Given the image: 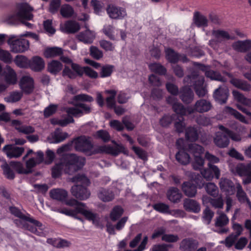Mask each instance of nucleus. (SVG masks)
Listing matches in <instances>:
<instances>
[{
	"label": "nucleus",
	"instance_id": "1",
	"mask_svg": "<svg viewBox=\"0 0 251 251\" xmlns=\"http://www.w3.org/2000/svg\"><path fill=\"white\" fill-rule=\"evenodd\" d=\"M9 211L15 217L32 224L33 225L26 223H24L23 227L25 229L28 230L37 236H43L44 235L43 231L44 229V226L41 222L30 217V215L29 214H27V216L24 215L19 208L15 206H10L9 207Z\"/></svg>",
	"mask_w": 251,
	"mask_h": 251
},
{
	"label": "nucleus",
	"instance_id": "2",
	"mask_svg": "<svg viewBox=\"0 0 251 251\" xmlns=\"http://www.w3.org/2000/svg\"><path fill=\"white\" fill-rule=\"evenodd\" d=\"M61 162L65 166V173L70 175L83 168L85 159L74 153H64L62 155Z\"/></svg>",
	"mask_w": 251,
	"mask_h": 251
},
{
	"label": "nucleus",
	"instance_id": "3",
	"mask_svg": "<svg viewBox=\"0 0 251 251\" xmlns=\"http://www.w3.org/2000/svg\"><path fill=\"white\" fill-rule=\"evenodd\" d=\"M73 201L75 203H72L71 202H67V204L70 205H75L74 209L63 208L59 211L61 213L64 214L67 216L72 217L75 216L76 213H80L88 221H92L93 223L96 218V214L87 209L86 204L83 202H78L76 200Z\"/></svg>",
	"mask_w": 251,
	"mask_h": 251
},
{
	"label": "nucleus",
	"instance_id": "4",
	"mask_svg": "<svg viewBox=\"0 0 251 251\" xmlns=\"http://www.w3.org/2000/svg\"><path fill=\"white\" fill-rule=\"evenodd\" d=\"M74 147L76 151L84 153L87 156H91L100 152H96L98 146L94 148V145L89 137L82 135L74 139Z\"/></svg>",
	"mask_w": 251,
	"mask_h": 251
},
{
	"label": "nucleus",
	"instance_id": "5",
	"mask_svg": "<svg viewBox=\"0 0 251 251\" xmlns=\"http://www.w3.org/2000/svg\"><path fill=\"white\" fill-rule=\"evenodd\" d=\"M112 143L114 146L110 145L98 146L96 152H100V154H110L114 156H117L121 153L128 155V151L124 145L117 143L115 140H112Z\"/></svg>",
	"mask_w": 251,
	"mask_h": 251
},
{
	"label": "nucleus",
	"instance_id": "6",
	"mask_svg": "<svg viewBox=\"0 0 251 251\" xmlns=\"http://www.w3.org/2000/svg\"><path fill=\"white\" fill-rule=\"evenodd\" d=\"M166 101L167 103L172 105L173 111L178 116L183 117V116L193 114L192 106L185 107L176 98L169 96Z\"/></svg>",
	"mask_w": 251,
	"mask_h": 251
},
{
	"label": "nucleus",
	"instance_id": "7",
	"mask_svg": "<svg viewBox=\"0 0 251 251\" xmlns=\"http://www.w3.org/2000/svg\"><path fill=\"white\" fill-rule=\"evenodd\" d=\"M212 35L213 39L209 41V45L215 50H217L219 44L224 42L225 40H234V36H231L228 32L224 30H213L212 31Z\"/></svg>",
	"mask_w": 251,
	"mask_h": 251
},
{
	"label": "nucleus",
	"instance_id": "8",
	"mask_svg": "<svg viewBox=\"0 0 251 251\" xmlns=\"http://www.w3.org/2000/svg\"><path fill=\"white\" fill-rule=\"evenodd\" d=\"M16 37L11 35L7 40L8 44L10 46L11 50L14 53L23 52L27 50L29 48V41L25 39L14 40Z\"/></svg>",
	"mask_w": 251,
	"mask_h": 251
},
{
	"label": "nucleus",
	"instance_id": "9",
	"mask_svg": "<svg viewBox=\"0 0 251 251\" xmlns=\"http://www.w3.org/2000/svg\"><path fill=\"white\" fill-rule=\"evenodd\" d=\"M33 8L27 3H22L18 5V12L16 15L11 16L10 18V22H12L13 19L18 18L19 20H31L33 15L31 13Z\"/></svg>",
	"mask_w": 251,
	"mask_h": 251
},
{
	"label": "nucleus",
	"instance_id": "10",
	"mask_svg": "<svg viewBox=\"0 0 251 251\" xmlns=\"http://www.w3.org/2000/svg\"><path fill=\"white\" fill-rule=\"evenodd\" d=\"M74 105L75 107H69L66 109L68 114L79 117L91 112L92 108L89 105L82 102H77Z\"/></svg>",
	"mask_w": 251,
	"mask_h": 251
},
{
	"label": "nucleus",
	"instance_id": "11",
	"mask_svg": "<svg viewBox=\"0 0 251 251\" xmlns=\"http://www.w3.org/2000/svg\"><path fill=\"white\" fill-rule=\"evenodd\" d=\"M194 65L198 66L199 69L204 72L205 75L210 79L219 81L223 82L226 81V78L222 76L219 72L211 70L210 66H205L196 62L194 63Z\"/></svg>",
	"mask_w": 251,
	"mask_h": 251
},
{
	"label": "nucleus",
	"instance_id": "12",
	"mask_svg": "<svg viewBox=\"0 0 251 251\" xmlns=\"http://www.w3.org/2000/svg\"><path fill=\"white\" fill-rule=\"evenodd\" d=\"M228 96V88L224 84L220 85L217 89H215L213 94L214 100L220 104L226 103Z\"/></svg>",
	"mask_w": 251,
	"mask_h": 251
},
{
	"label": "nucleus",
	"instance_id": "13",
	"mask_svg": "<svg viewBox=\"0 0 251 251\" xmlns=\"http://www.w3.org/2000/svg\"><path fill=\"white\" fill-rule=\"evenodd\" d=\"M106 12L109 17L112 19H122L127 15L126 10L124 8L114 4L107 5Z\"/></svg>",
	"mask_w": 251,
	"mask_h": 251
},
{
	"label": "nucleus",
	"instance_id": "14",
	"mask_svg": "<svg viewBox=\"0 0 251 251\" xmlns=\"http://www.w3.org/2000/svg\"><path fill=\"white\" fill-rule=\"evenodd\" d=\"M201 174L206 180H211L214 177L219 178L220 170L217 166L208 163V168L201 170Z\"/></svg>",
	"mask_w": 251,
	"mask_h": 251
},
{
	"label": "nucleus",
	"instance_id": "15",
	"mask_svg": "<svg viewBox=\"0 0 251 251\" xmlns=\"http://www.w3.org/2000/svg\"><path fill=\"white\" fill-rule=\"evenodd\" d=\"M71 193L73 196L80 200H86L90 196V192L87 188L79 184L72 187Z\"/></svg>",
	"mask_w": 251,
	"mask_h": 251
},
{
	"label": "nucleus",
	"instance_id": "16",
	"mask_svg": "<svg viewBox=\"0 0 251 251\" xmlns=\"http://www.w3.org/2000/svg\"><path fill=\"white\" fill-rule=\"evenodd\" d=\"M72 68L79 76H82L85 74L91 78H96L98 77V73L89 67H82L77 64L72 63Z\"/></svg>",
	"mask_w": 251,
	"mask_h": 251
},
{
	"label": "nucleus",
	"instance_id": "17",
	"mask_svg": "<svg viewBox=\"0 0 251 251\" xmlns=\"http://www.w3.org/2000/svg\"><path fill=\"white\" fill-rule=\"evenodd\" d=\"M161 126H168L170 124H174V126H184V118L178 116L176 114L172 115H165L160 120Z\"/></svg>",
	"mask_w": 251,
	"mask_h": 251
},
{
	"label": "nucleus",
	"instance_id": "18",
	"mask_svg": "<svg viewBox=\"0 0 251 251\" xmlns=\"http://www.w3.org/2000/svg\"><path fill=\"white\" fill-rule=\"evenodd\" d=\"M199 246V242L193 238L188 237L182 240L179 244L181 251H195Z\"/></svg>",
	"mask_w": 251,
	"mask_h": 251
},
{
	"label": "nucleus",
	"instance_id": "19",
	"mask_svg": "<svg viewBox=\"0 0 251 251\" xmlns=\"http://www.w3.org/2000/svg\"><path fill=\"white\" fill-rule=\"evenodd\" d=\"M221 190L227 196H231L235 193L236 188L233 182L228 178H222L219 183Z\"/></svg>",
	"mask_w": 251,
	"mask_h": 251
},
{
	"label": "nucleus",
	"instance_id": "20",
	"mask_svg": "<svg viewBox=\"0 0 251 251\" xmlns=\"http://www.w3.org/2000/svg\"><path fill=\"white\" fill-rule=\"evenodd\" d=\"M19 85L23 92L26 94H29L33 91V79L29 76H23L20 80Z\"/></svg>",
	"mask_w": 251,
	"mask_h": 251
},
{
	"label": "nucleus",
	"instance_id": "21",
	"mask_svg": "<svg viewBox=\"0 0 251 251\" xmlns=\"http://www.w3.org/2000/svg\"><path fill=\"white\" fill-rule=\"evenodd\" d=\"M3 151L9 158H18L22 155L24 149L23 147H13L11 145H7L3 147Z\"/></svg>",
	"mask_w": 251,
	"mask_h": 251
},
{
	"label": "nucleus",
	"instance_id": "22",
	"mask_svg": "<svg viewBox=\"0 0 251 251\" xmlns=\"http://www.w3.org/2000/svg\"><path fill=\"white\" fill-rule=\"evenodd\" d=\"M179 98L185 104H190L194 100V94L192 89L188 86L181 88L179 91Z\"/></svg>",
	"mask_w": 251,
	"mask_h": 251
},
{
	"label": "nucleus",
	"instance_id": "23",
	"mask_svg": "<svg viewBox=\"0 0 251 251\" xmlns=\"http://www.w3.org/2000/svg\"><path fill=\"white\" fill-rule=\"evenodd\" d=\"M211 102L204 99H201L197 100L193 107H192L193 113L195 112L204 113L208 111L212 108Z\"/></svg>",
	"mask_w": 251,
	"mask_h": 251
},
{
	"label": "nucleus",
	"instance_id": "24",
	"mask_svg": "<svg viewBox=\"0 0 251 251\" xmlns=\"http://www.w3.org/2000/svg\"><path fill=\"white\" fill-rule=\"evenodd\" d=\"M181 189L185 196L189 198L195 197L197 193V186L192 181H184L181 186Z\"/></svg>",
	"mask_w": 251,
	"mask_h": 251
},
{
	"label": "nucleus",
	"instance_id": "25",
	"mask_svg": "<svg viewBox=\"0 0 251 251\" xmlns=\"http://www.w3.org/2000/svg\"><path fill=\"white\" fill-rule=\"evenodd\" d=\"M232 49L238 52H246L251 49V40L238 41L232 45Z\"/></svg>",
	"mask_w": 251,
	"mask_h": 251
},
{
	"label": "nucleus",
	"instance_id": "26",
	"mask_svg": "<svg viewBox=\"0 0 251 251\" xmlns=\"http://www.w3.org/2000/svg\"><path fill=\"white\" fill-rule=\"evenodd\" d=\"M77 38L84 44H90L93 43L95 38V35L93 31L87 29L84 31L79 32L77 35Z\"/></svg>",
	"mask_w": 251,
	"mask_h": 251
},
{
	"label": "nucleus",
	"instance_id": "27",
	"mask_svg": "<svg viewBox=\"0 0 251 251\" xmlns=\"http://www.w3.org/2000/svg\"><path fill=\"white\" fill-rule=\"evenodd\" d=\"M183 207L187 211L195 213H198L201 210L200 204L192 199H186L184 201Z\"/></svg>",
	"mask_w": 251,
	"mask_h": 251
},
{
	"label": "nucleus",
	"instance_id": "28",
	"mask_svg": "<svg viewBox=\"0 0 251 251\" xmlns=\"http://www.w3.org/2000/svg\"><path fill=\"white\" fill-rule=\"evenodd\" d=\"M215 144L220 148L226 147L229 143V140L227 134L226 133L218 132L216 133L215 137L214 138Z\"/></svg>",
	"mask_w": 251,
	"mask_h": 251
},
{
	"label": "nucleus",
	"instance_id": "29",
	"mask_svg": "<svg viewBox=\"0 0 251 251\" xmlns=\"http://www.w3.org/2000/svg\"><path fill=\"white\" fill-rule=\"evenodd\" d=\"M29 67L35 72H39L45 68V62L42 58L33 56L29 61Z\"/></svg>",
	"mask_w": 251,
	"mask_h": 251
},
{
	"label": "nucleus",
	"instance_id": "30",
	"mask_svg": "<svg viewBox=\"0 0 251 251\" xmlns=\"http://www.w3.org/2000/svg\"><path fill=\"white\" fill-rule=\"evenodd\" d=\"M50 196L52 199L64 201L68 197V192L62 189H53L50 191Z\"/></svg>",
	"mask_w": 251,
	"mask_h": 251
},
{
	"label": "nucleus",
	"instance_id": "31",
	"mask_svg": "<svg viewBox=\"0 0 251 251\" xmlns=\"http://www.w3.org/2000/svg\"><path fill=\"white\" fill-rule=\"evenodd\" d=\"M168 200L174 203H177L180 201L182 195L176 187H172L167 193Z\"/></svg>",
	"mask_w": 251,
	"mask_h": 251
},
{
	"label": "nucleus",
	"instance_id": "32",
	"mask_svg": "<svg viewBox=\"0 0 251 251\" xmlns=\"http://www.w3.org/2000/svg\"><path fill=\"white\" fill-rule=\"evenodd\" d=\"M4 75L5 80L7 84H14L16 83L17 80L16 73L8 65H7L5 68Z\"/></svg>",
	"mask_w": 251,
	"mask_h": 251
},
{
	"label": "nucleus",
	"instance_id": "33",
	"mask_svg": "<svg viewBox=\"0 0 251 251\" xmlns=\"http://www.w3.org/2000/svg\"><path fill=\"white\" fill-rule=\"evenodd\" d=\"M62 31L67 33H75L80 29V26L78 23L74 21H68L61 27Z\"/></svg>",
	"mask_w": 251,
	"mask_h": 251
},
{
	"label": "nucleus",
	"instance_id": "34",
	"mask_svg": "<svg viewBox=\"0 0 251 251\" xmlns=\"http://www.w3.org/2000/svg\"><path fill=\"white\" fill-rule=\"evenodd\" d=\"M99 198L104 202L112 201L114 198L113 192L109 189L101 188L98 194Z\"/></svg>",
	"mask_w": 251,
	"mask_h": 251
},
{
	"label": "nucleus",
	"instance_id": "35",
	"mask_svg": "<svg viewBox=\"0 0 251 251\" xmlns=\"http://www.w3.org/2000/svg\"><path fill=\"white\" fill-rule=\"evenodd\" d=\"M190 79L191 81L193 80L196 79L194 83V88L195 87H203L204 82V78L203 76H199L197 73L193 72L191 75L185 77L184 81L187 82Z\"/></svg>",
	"mask_w": 251,
	"mask_h": 251
},
{
	"label": "nucleus",
	"instance_id": "36",
	"mask_svg": "<svg viewBox=\"0 0 251 251\" xmlns=\"http://www.w3.org/2000/svg\"><path fill=\"white\" fill-rule=\"evenodd\" d=\"M198 126H188L185 133L186 139L190 142L197 141L199 137L197 127Z\"/></svg>",
	"mask_w": 251,
	"mask_h": 251
},
{
	"label": "nucleus",
	"instance_id": "37",
	"mask_svg": "<svg viewBox=\"0 0 251 251\" xmlns=\"http://www.w3.org/2000/svg\"><path fill=\"white\" fill-rule=\"evenodd\" d=\"M176 161L182 165H186L190 161L189 154L184 150H179L176 154Z\"/></svg>",
	"mask_w": 251,
	"mask_h": 251
},
{
	"label": "nucleus",
	"instance_id": "38",
	"mask_svg": "<svg viewBox=\"0 0 251 251\" xmlns=\"http://www.w3.org/2000/svg\"><path fill=\"white\" fill-rule=\"evenodd\" d=\"M63 49L59 47H51L47 48L44 52L46 58H52L60 56L63 54Z\"/></svg>",
	"mask_w": 251,
	"mask_h": 251
},
{
	"label": "nucleus",
	"instance_id": "39",
	"mask_svg": "<svg viewBox=\"0 0 251 251\" xmlns=\"http://www.w3.org/2000/svg\"><path fill=\"white\" fill-rule=\"evenodd\" d=\"M62 65L57 60H52L48 64V71L51 74L56 75L62 69Z\"/></svg>",
	"mask_w": 251,
	"mask_h": 251
},
{
	"label": "nucleus",
	"instance_id": "40",
	"mask_svg": "<svg viewBox=\"0 0 251 251\" xmlns=\"http://www.w3.org/2000/svg\"><path fill=\"white\" fill-rule=\"evenodd\" d=\"M230 83L235 87L244 91H249L251 89L250 85L247 82L237 78H232Z\"/></svg>",
	"mask_w": 251,
	"mask_h": 251
},
{
	"label": "nucleus",
	"instance_id": "41",
	"mask_svg": "<svg viewBox=\"0 0 251 251\" xmlns=\"http://www.w3.org/2000/svg\"><path fill=\"white\" fill-rule=\"evenodd\" d=\"M74 120L73 117L69 114L61 119L53 118L50 120V123L52 125H58L59 126H66L74 123Z\"/></svg>",
	"mask_w": 251,
	"mask_h": 251
},
{
	"label": "nucleus",
	"instance_id": "42",
	"mask_svg": "<svg viewBox=\"0 0 251 251\" xmlns=\"http://www.w3.org/2000/svg\"><path fill=\"white\" fill-rule=\"evenodd\" d=\"M29 61L30 60L23 55H17L14 59V62L16 65L21 68H27L29 67Z\"/></svg>",
	"mask_w": 251,
	"mask_h": 251
},
{
	"label": "nucleus",
	"instance_id": "43",
	"mask_svg": "<svg viewBox=\"0 0 251 251\" xmlns=\"http://www.w3.org/2000/svg\"><path fill=\"white\" fill-rule=\"evenodd\" d=\"M64 168L65 169V166L62 162L56 163L51 169L52 177L54 179L60 177L62 175Z\"/></svg>",
	"mask_w": 251,
	"mask_h": 251
},
{
	"label": "nucleus",
	"instance_id": "44",
	"mask_svg": "<svg viewBox=\"0 0 251 251\" xmlns=\"http://www.w3.org/2000/svg\"><path fill=\"white\" fill-rule=\"evenodd\" d=\"M166 57L168 61L172 63H176L179 61V54L174 50L168 48L165 50Z\"/></svg>",
	"mask_w": 251,
	"mask_h": 251
},
{
	"label": "nucleus",
	"instance_id": "45",
	"mask_svg": "<svg viewBox=\"0 0 251 251\" xmlns=\"http://www.w3.org/2000/svg\"><path fill=\"white\" fill-rule=\"evenodd\" d=\"M194 21L195 24L198 27H205L207 25L208 20L206 18L205 16L200 14L198 12L195 13Z\"/></svg>",
	"mask_w": 251,
	"mask_h": 251
},
{
	"label": "nucleus",
	"instance_id": "46",
	"mask_svg": "<svg viewBox=\"0 0 251 251\" xmlns=\"http://www.w3.org/2000/svg\"><path fill=\"white\" fill-rule=\"evenodd\" d=\"M61 16L66 18L71 17L74 13V10L72 6L69 4H63L60 10Z\"/></svg>",
	"mask_w": 251,
	"mask_h": 251
},
{
	"label": "nucleus",
	"instance_id": "47",
	"mask_svg": "<svg viewBox=\"0 0 251 251\" xmlns=\"http://www.w3.org/2000/svg\"><path fill=\"white\" fill-rule=\"evenodd\" d=\"M11 167L10 165L7 164L6 162H5L1 166V168L3 170V175L6 178L9 180L14 179L15 177V173Z\"/></svg>",
	"mask_w": 251,
	"mask_h": 251
},
{
	"label": "nucleus",
	"instance_id": "48",
	"mask_svg": "<svg viewBox=\"0 0 251 251\" xmlns=\"http://www.w3.org/2000/svg\"><path fill=\"white\" fill-rule=\"evenodd\" d=\"M149 67L151 72L160 75H164L167 72L166 69L159 63H152L149 65Z\"/></svg>",
	"mask_w": 251,
	"mask_h": 251
},
{
	"label": "nucleus",
	"instance_id": "49",
	"mask_svg": "<svg viewBox=\"0 0 251 251\" xmlns=\"http://www.w3.org/2000/svg\"><path fill=\"white\" fill-rule=\"evenodd\" d=\"M123 209L120 206H115L110 213V219L115 222L119 219L123 214Z\"/></svg>",
	"mask_w": 251,
	"mask_h": 251
},
{
	"label": "nucleus",
	"instance_id": "50",
	"mask_svg": "<svg viewBox=\"0 0 251 251\" xmlns=\"http://www.w3.org/2000/svg\"><path fill=\"white\" fill-rule=\"evenodd\" d=\"M236 171L240 176H245L251 173V163L247 165L241 164L236 167Z\"/></svg>",
	"mask_w": 251,
	"mask_h": 251
},
{
	"label": "nucleus",
	"instance_id": "51",
	"mask_svg": "<svg viewBox=\"0 0 251 251\" xmlns=\"http://www.w3.org/2000/svg\"><path fill=\"white\" fill-rule=\"evenodd\" d=\"M11 121V124L13 126H20L21 124L20 121L19 120H11L10 115L8 113L2 112L0 114V122L7 123Z\"/></svg>",
	"mask_w": 251,
	"mask_h": 251
},
{
	"label": "nucleus",
	"instance_id": "52",
	"mask_svg": "<svg viewBox=\"0 0 251 251\" xmlns=\"http://www.w3.org/2000/svg\"><path fill=\"white\" fill-rule=\"evenodd\" d=\"M189 151L193 154L194 156L196 155H200L203 153V148L199 145L196 144H191L188 146Z\"/></svg>",
	"mask_w": 251,
	"mask_h": 251
},
{
	"label": "nucleus",
	"instance_id": "53",
	"mask_svg": "<svg viewBox=\"0 0 251 251\" xmlns=\"http://www.w3.org/2000/svg\"><path fill=\"white\" fill-rule=\"evenodd\" d=\"M10 166L20 174H28L30 171H25L22 164L20 162L11 161L9 163Z\"/></svg>",
	"mask_w": 251,
	"mask_h": 251
},
{
	"label": "nucleus",
	"instance_id": "54",
	"mask_svg": "<svg viewBox=\"0 0 251 251\" xmlns=\"http://www.w3.org/2000/svg\"><path fill=\"white\" fill-rule=\"evenodd\" d=\"M95 137L97 139H100L104 143H108L111 139L109 133L104 130L97 131L95 134Z\"/></svg>",
	"mask_w": 251,
	"mask_h": 251
},
{
	"label": "nucleus",
	"instance_id": "55",
	"mask_svg": "<svg viewBox=\"0 0 251 251\" xmlns=\"http://www.w3.org/2000/svg\"><path fill=\"white\" fill-rule=\"evenodd\" d=\"M206 192L213 197L218 196L219 190L217 186L213 183L209 182L205 187Z\"/></svg>",
	"mask_w": 251,
	"mask_h": 251
},
{
	"label": "nucleus",
	"instance_id": "56",
	"mask_svg": "<svg viewBox=\"0 0 251 251\" xmlns=\"http://www.w3.org/2000/svg\"><path fill=\"white\" fill-rule=\"evenodd\" d=\"M52 137L54 139V142L57 143L64 140L68 137V134L66 132H61L60 128H57L52 135Z\"/></svg>",
	"mask_w": 251,
	"mask_h": 251
},
{
	"label": "nucleus",
	"instance_id": "57",
	"mask_svg": "<svg viewBox=\"0 0 251 251\" xmlns=\"http://www.w3.org/2000/svg\"><path fill=\"white\" fill-rule=\"evenodd\" d=\"M237 193L236 197L239 202L241 203L245 202L248 198L246 193L243 190L242 186L238 183L236 186Z\"/></svg>",
	"mask_w": 251,
	"mask_h": 251
},
{
	"label": "nucleus",
	"instance_id": "58",
	"mask_svg": "<svg viewBox=\"0 0 251 251\" xmlns=\"http://www.w3.org/2000/svg\"><path fill=\"white\" fill-rule=\"evenodd\" d=\"M58 105L55 104H50L46 107L43 112L45 118H49L53 115L56 112Z\"/></svg>",
	"mask_w": 251,
	"mask_h": 251
},
{
	"label": "nucleus",
	"instance_id": "59",
	"mask_svg": "<svg viewBox=\"0 0 251 251\" xmlns=\"http://www.w3.org/2000/svg\"><path fill=\"white\" fill-rule=\"evenodd\" d=\"M204 163V159L200 155L194 156V161L192 163L193 168L195 170H200L203 166Z\"/></svg>",
	"mask_w": 251,
	"mask_h": 251
},
{
	"label": "nucleus",
	"instance_id": "60",
	"mask_svg": "<svg viewBox=\"0 0 251 251\" xmlns=\"http://www.w3.org/2000/svg\"><path fill=\"white\" fill-rule=\"evenodd\" d=\"M113 66L110 65L102 66L100 69V76L106 77L110 76L113 71Z\"/></svg>",
	"mask_w": 251,
	"mask_h": 251
},
{
	"label": "nucleus",
	"instance_id": "61",
	"mask_svg": "<svg viewBox=\"0 0 251 251\" xmlns=\"http://www.w3.org/2000/svg\"><path fill=\"white\" fill-rule=\"evenodd\" d=\"M90 54L91 56L96 60H99L103 56V52L98 48L92 46L90 48Z\"/></svg>",
	"mask_w": 251,
	"mask_h": 251
},
{
	"label": "nucleus",
	"instance_id": "62",
	"mask_svg": "<svg viewBox=\"0 0 251 251\" xmlns=\"http://www.w3.org/2000/svg\"><path fill=\"white\" fill-rule=\"evenodd\" d=\"M73 100L75 101L92 102L94 99L91 96L85 94L77 95L74 97Z\"/></svg>",
	"mask_w": 251,
	"mask_h": 251
},
{
	"label": "nucleus",
	"instance_id": "63",
	"mask_svg": "<svg viewBox=\"0 0 251 251\" xmlns=\"http://www.w3.org/2000/svg\"><path fill=\"white\" fill-rule=\"evenodd\" d=\"M219 127L220 130L224 131H225V132H226L229 139V138H231V139L235 141H238L241 140V137L238 135L226 128V126H219Z\"/></svg>",
	"mask_w": 251,
	"mask_h": 251
},
{
	"label": "nucleus",
	"instance_id": "64",
	"mask_svg": "<svg viewBox=\"0 0 251 251\" xmlns=\"http://www.w3.org/2000/svg\"><path fill=\"white\" fill-rule=\"evenodd\" d=\"M153 208L156 211L163 213H167L169 210V205L162 202H159L153 204Z\"/></svg>",
	"mask_w": 251,
	"mask_h": 251
}]
</instances>
